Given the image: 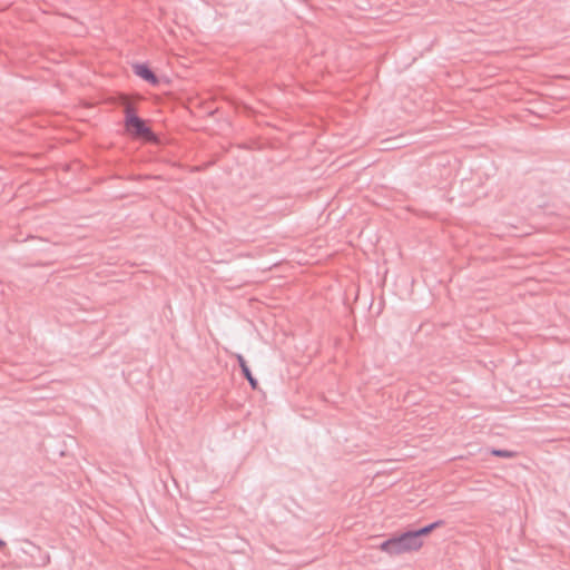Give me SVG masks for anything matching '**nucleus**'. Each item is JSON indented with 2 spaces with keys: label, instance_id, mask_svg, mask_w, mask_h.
Listing matches in <instances>:
<instances>
[{
  "label": "nucleus",
  "instance_id": "nucleus-1",
  "mask_svg": "<svg viewBox=\"0 0 570 570\" xmlns=\"http://www.w3.org/2000/svg\"><path fill=\"white\" fill-rule=\"evenodd\" d=\"M380 550L390 556H400L420 550L411 531L395 534L380 544Z\"/></svg>",
  "mask_w": 570,
  "mask_h": 570
},
{
  "label": "nucleus",
  "instance_id": "nucleus-2",
  "mask_svg": "<svg viewBox=\"0 0 570 570\" xmlns=\"http://www.w3.org/2000/svg\"><path fill=\"white\" fill-rule=\"evenodd\" d=\"M125 126L130 134L137 137H153L150 129L145 125L142 119L135 115L132 106L127 100L125 101Z\"/></svg>",
  "mask_w": 570,
  "mask_h": 570
},
{
  "label": "nucleus",
  "instance_id": "nucleus-3",
  "mask_svg": "<svg viewBox=\"0 0 570 570\" xmlns=\"http://www.w3.org/2000/svg\"><path fill=\"white\" fill-rule=\"evenodd\" d=\"M444 524V521L443 520H438L426 527H423L419 530H413L411 531L412 535L414 537V539H416V542H417V547L421 549L422 546H423V541H422V537L423 535H428L430 534L433 530L442 527Z\"/></svg>",
  "mask_w": 570,
  "mask_h": 570
},
{
  "label": "nucleus",
  "instance_id": "nucleus-4",
  "mask_svg": "<svg viewBox=\"0 0 570 570\" xmlns=\"http://www.w3.org/2000/svg\"><path fill=\"white\" fill-rule=\"evenodd\" d=\"M135 73L150 83H157L158 79L146 65H136Z\"/></svg>",
  "mask_w": 570,
  "mask_h": 570
},
{
  "label": "nucleus",
  "instance_id": "nucleus-5",
  "mask_svg": "<svg viewBox=\"0 0 570 570\" xmlns=\"http://www.w3.org/2000/svg\"><path fill=\"white\" fill-rule=\"evenodd\" d=\"M237 361H238V364H239V367L242 370V373L244 374V376L247 379L248 383L250 384V386L253 389H256L257 385H258V382L257 380L253 376L245 358L243 357V355L238 354L237 355Z\"/></svg>",
  "mask_w": 570,
  "mask_h": 570
},
{
  "label": "nucleus",
  "instance_id": "nucleus-6",
  "mask_svg": "<svg viewBox=\"0 0 570 570\" xmlns=\"http://www.w3.org/2000/svg\"><path fill=\"white\" fill-rule=\"evenodd\" d=\"M491 453L495 456L505 458V459L515 456V452H512L509 450H492Z\"/></svg>",
  "mask_w": 570,
  "mask_h": 570
},
{
  "label": "nucleus",
  "instance_id": "nucleus-7",
  "mask_svg": "<svg viewBox=\"0 0 570 570\" xmlns=\"http://www.w3.org/2000/svg\"><path fill=\"white\" fill-rule=\"evenodd\" d=\"M6 547V542L3 540L0 539V549L4 548Z\"/></svg>",
  "mask_w": 570,
  "mask_h": 570
}]
</instances>
